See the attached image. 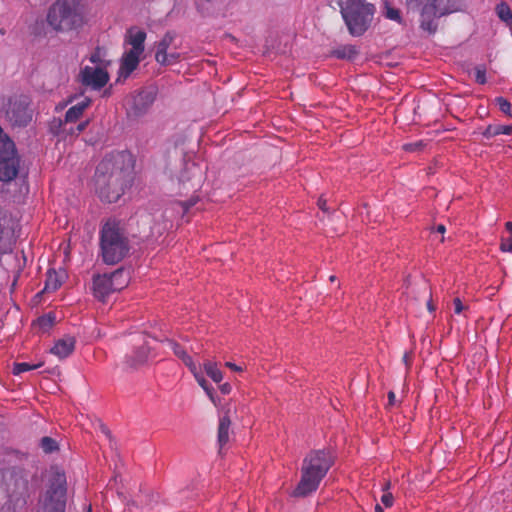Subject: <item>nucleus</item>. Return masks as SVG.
Wrapping results in <instances>:
<instances>
[{"label":"nucleus","instance_id":"obj_46","mask_svg":"<svg viewBox=\"0 0 512 512\" xmlns=\"http://www.w3.org/2000/svg\"><path fill=\"white\" fill-rule=\"evenodd\" d=\"M505 227L510 232V234L512 236V222H506Z\"/></svg>","mask_w":512,"mask_h":512},{"label":"nucleus","instance_id":"obj_26","mask_svg":"<svg viewBox=\"0 0 512 512\" xmlns=\"http://www.w3.org/2000/svg\"><path fill=\"white\" fill-rule=\"evenodd\" d=\"M149 355H150V351L147 346H143V347L139 348L135 352V355L133 356L134 360L131 362V366L134 367V366L145 363L148 360Z\"/></svg>","mask_w":512,"mask_h":512},{"label":"nucleus","instance_id":"obj_3","mask_svg":"<svg viewBox=\"0 0 512 512\" xmlns=\"http://www.w3.org/2000/svg\"><path fill=\"white\" fill-rule=\"evenodd\" d=\"M48 24L57 31H71L84 24L83 6L79 0H57L49 9Z\"/></svg>","mask_w":512,"mask_h":512},{"label":"nucleus","instance_id":"obj_24","mask_svg":"<svg viewBox=\"0 0 512 512\" xmlns=\"http://www.w3.org/2000/svg\"><path fill=\"white\" fill-rule=\"evenodd\" d=\"M498 17L512 29V12L506 3H500L496 7Z\"/></svg>","mask_w":512,"mask_h":512},{"label":"nucleus","instance_id":"obj_1","mask_svg":"<svg viewBox=\"0 0 512 512\" xmlns=\"http://www.w3.org/2000/svg\"><path fill=\"white\" fill-rule=\"evenodd\" d=\"M132 168V156L125 151L111 154L98 164L93 186L101 201L113 203L123 195L131 180Z\"/></svg>","mask_w":512,"mask_h":512},{"label":"nucleus","instance_id":"obj_16","mask_svg":"<svg viewBox=\"0 0 512 512\" xmlns=\"http://www.w3.org/2000/svg\"><path fill=\"white\" fill-rule=\"evenodd\" d=\"M75 338L72 336H65L55 342L50 348V353L59 359H64L70 356L75 349Z\"/></svg>","mask_w":512,"mask_h":512},{"label":"nucleus","instance_id":"obj_20","mask_svg":"<svg viewBox=\"0 0 512 512\" xmlns=\"http://www.w3.org/2000/svg\"><path fill=\"white\" fill-rule=\"evenodd\" d=\"M166 345L173 351V353L183 361V363L190 369H194L196 364L193 359L186 353V351L175 341L167 339L165 340Z\"/></svg>","mask_w":512,"mask_h":512},{"label":"nucleus","instance_id":"obj_15","mask_svg":"<svg viewBox=\"0 0 512 512\" xmlns=\"http://www.w3.org/2000/svg\"><path fill=\"white\" fill-rule=\"evenodd\" d=\"M324 477L316 472L301 468V480L293 491L294 496L304 497L315 492Z\"/></svg>","mask_w":512,"mask_h":512},{"label":"nucleus","instance_id":"obj_34","mask_svg":"<svg viewBox=\"0 0 512 512\" xmlns=\"http://www.w3.org/2000/svg\"><path fill=\"white\" fill-rule=\"evenodd\" d=\"M385 15L390 20H394V21H398V22L400 21V13L397 9L387 7Z\"/></svg>","mask_w":512,"mask_h":512},{"label":"nucleus","instance_id":"obj_10","mask_svg":"<svg viewBox=\"0 0 512 512\" xmlns=\"http://www.w3.org/2000/svg\"><path fill=\"white\" fill-rule=\"evenodd\" d=\"M128 279V275L121 269L111 274L97 275L93 279V292L95 297L99 300H104L110 293L126 287Z\"/></svg>","mask_w":512,"mask_h":512},{"label":"nucleus","instance_id":"obj_19","mask_svg":"<svg viewBox=\"0 0 512 512\" xmlns=\"http://www.w3.org/2000/svg\"><path fill=\"white\" fill-rule=\"evenodd\" d=\"M90 105V100L85 98L72 107H70L65 114V123H73L76 122L83 114L85 109H87Z\"/></svg>","mask_w":512,"mask_h":512},{"label":"nucleus","instance_id":"obj_39","mask_svg":"<svg viewBox=\"0 0 512 512\" xmlns=\"http://www.w3.org/2000/svg\"><path fill=\"white\" fill-rule=\"evenodd\" d=\"M228 368L232 369L233 371H236V372H241L243 369L241 366H238L232 362H226L225 364Z\"/></svg>","mask_w":512,"mask_h":512},{"label":"nucleus","instance_id":"obj_41","mask_svg":"<svg viewBox=\"0 0 512 512\" xmlns=\"http://www.w3.org/2000/svg\"><path fill=\"white\" fill-rule=\"evenodd\" d=\"M388 398H389V405H394L395 404V394L394 392H389L388 394Z\"/></svg>","mask_w":512,"mask_h":512},{"label":"nucleus","instance_id":"obj_9","mask_svg":"<svg viewBox=\"0 0 512 512\" xmlns=\"http://www.w3.org/2000/svg\"><path fill=\"white\" fill-rule=\"evenodd\" d=\"M65 506L66 477L63 473L57 472L40 502L38 512H65Z\"/></svg>","mask_w":512,"mask_h":512},{"label":"nucleus","instance_id":"obj_18","mask_svg":"<svg viewBox=\"0 0 512 512\" xmlns=\"http://www.w3.org/2000/svg\"><path fill=\"white\" fill-rule=\"evenodd\" d=\"M193 376L195 377L197 383L201 386V388L205 391L206 395L209 397V399L214 403L217 404V397L214 391V388L207 382V380L204 378L201 368L199 365L195 364L194 369H189Z\"/></svg>","mask_w":512,"mask_h":512},{"label":"nucleus","instance_id":"obj_28","mask_svg":"<svg viewBox=\"0 0 512 512\" xmlns=\"http://www.w3.org/2000/svg\"><path fill=\"white\" fill-rule=\"evenodd\" d=\"M486 72L485 65H477L473 68L471 73H473L475 81L483 85L487 82Z\"/></svg>","mask_w":512,"mask_h":512},{"label":"nucleus","instance_id":"obj_36","mask_svg":"<svg viewBox=\"0 0 512 512\" xmlns=\"http://www.w3.org/2000/svg\"><path fill=\"white\" fill-rule=\"evenodd\" d=\"M500 249L503 252H510L512 251V236L508 239H503L500 245Z\"/></svg>","mask_w":512,"mask_h":512},{"label":"nucleus","instance_id":"obj_8","mask_svg":"<svg viewBox=\"0 0 512 512\" xmlns=\"http://www.w3.org/2000/svg\"><path fill=\"white\" fill-rule=\"evenodd\" d=\"M20 169V156L14 141L0 126V181L14 180Z\"/></svg>","mask_w":512,"mask_h":512},{"label":"nucleus","instance_id":"obj_32","mask_svg":"<svg viewBox=\"0 0 512 512\" xmlns=\"http://www.w3.org/2000/svg\"><path fill=\"white\" fill-rule=\"evenodd\" d=\"M499 109L506 115L511 116V104L503 97L496 98Z\"/></svg>","mask_w":512,"mask_h":512},{"label":"nucleus","instance_id":"obj_38","mask_svg":"<svg viewBox=\"0 0 512 512\" xmlns=\"http://www.w3.org/2000/svg\"><path fill=\"white\" fill-rule=\"evenodd\" d=\"M219 389L223 394H229L232 390V387L229 383H223L219 386Z\"/></svg>","mask_w":512,"mask_h":512},{"label":"nucleus","instance_id":"obj_43","mask_svg":"<svg viewBox=\"0 0 512 512\" xmlns=\"http://www.w3.org/2000/svg\"><path fill=\"white\" fill-rule=\"evenodd\" d=\"M87 126V122H82L78 125L77 129L79 132L83 131Z\"/></svg>","mask_w":512,"mask_h":512},{"label":"nucleus","instance_id":"obj_50","mask_svg":"<svg viewBox=\"0 0 512 512\" xmlns=\"http://www.w3.org/2000/svg\"><path fill=\"white\" fill-rule=\"evenodd\" d=\"M329 279H330V281H332V282H333V281H335V280H336V276L332 275V276H330V278H329Z\"/></svg>","mask_w":512,"mask_h":512},{"label":"nucleus","instance_id":"obj_44","mask_svg":"<svg viewBox=\"0 0 512 512\" xmlns=\"http://www.w3.org/2000/svg\"><path fill=\"white\" fill-rule=\"evenodd\" d=\"M427 308L430 312H433L435 310V306L432 304L431 300H428Z\"/></svg>","mask_w":512,"mask_h":512},{"label":"nucleus","instance_id":"obj_11","mask_svg":"<svg viewBox=\"0 0 512 512\" xmlns=\"http://www.w3.org/2000/svg\"><path fill=\"white\" fill-rule=\"evenodd\" d=\"M30 99L25 95H15L8 99L4 111L13 126H26L32 120Z\"/></svg>","mask_w":512,"mask_h":512},{"label":"nucleus","instance_id":"obj_21","mask_svg":"<svg viewBox=\"0 0 512 512\" xmlns=\"http://www.w3.org/2000/svg\"><path fill=\"white\" fill-rule=\"evenodd\" d=\"M230 425L231 421L228 416L220 418L218 426V444L220 449H222L229 441Z\"/></svg>","mask_w":512,"mask_h":512},{"label":"nucleus","instance_id":"obj_6","mask_svg":"<svg viewBox=\"0 0 512 512\" xmlns=\"http://www.w3.org/2000/svg\"><path fill=\"white\" fill-rule=\"evenodd\" d=\"M111 61L107 59L106 51L102 48H96L79 72V81L82 85L92 90H100L109 81L107 71Z\"/></svg>","mask_w":512,"mask_h":512},{"label":"nucleus","instance_id":"obj_25","mask_svg":"<svg viewBox=\"0 0 512 512\" xmlns=\"http://www.w3.org/2000/svg\"><path fill=\"white\" fill-rule=\"evenodd\" d=\"M357 49L355 46L346 45L337 50H335L334 54L338 58L342 59H353L357 55Z\"/></svg>","mask_w":512,"mask_h":512},{"label":"nucleus","instance_id":"obj_40","mask_svg":"<svg viewBox=\"0 0 512 512\" xmlns=\"http://www.w3.org/2000/svg\"><path fill=\"white\" fill-rule=\"evenodd\" d=\"M421 146V143H415V144H406L404 146L405 150L407 151H413Z\"/></svg>","mask_w":512,"mask_h":512},{"label":"nucleus","instance_id":"obj_13","mask_svg":"<svg viewBox=\"0 0 512 512\" xmlns=\"http://www.w3.org/2000/svg\"><path fill=\"white\" fill-rule=\"evenodd\" d=\"M175 34L167 32L156 45L155 60L160 65L169 66L176 64L181 59V53L177 52V45H174Z\"/></svg>","mask_w":512,"mask_h":512},{"label":"nucleus","instance_id":"obj_35","mask_svg":"<svg viewBox=\"0 0 512 512\" xmlns=\"http://www.w3.org/2000/svg\"><path fill=\"white\" fill-rule=\"evenodd\" d=\"M453 304H454V313L457 314V315L462 314L468 308L467 306H465L462 303L460 298H455L453 300Z\"/></svg>","mask_w":512,"mask_h":512},{"label":"nucleus","instance_id":"obj_27","mask_svg":"<svg viewBox=\"0 0 512 512\" xmlns=\"http://www.w3.org/2000/svg\"><path fill=\"white\" fill-rule=\"evenodd\" d=\"M55 317L51 314L44 315L37 319L35 326H38L42 331L50 329L54 323Z\"/></svg>","mask_w":512,"mask_h":512},{"label":"nucleus","instance_id":"obj_17","mask_svg":"<svg viewBox=\"0 0 512 512\" xmlns=\"http://www.w3.org/2000/svg\"><path fill=\"white\" fill-rule=\"evenodd\" d=\"M45 286L42 292H54L56 291L66 279V272L64 270L56 271L49 269L46 275Z\"/></svg>","mask_w":512,"mask_h":512},{"label":"nucleus","instance_id":"obj_47","mask_svg":"<svg viewBox=\"0 0 512 512\" xmlns=\"http://www.w3.org/2000/svg\"><path fill=\"white\" fill-rule=\"evenodd\" d=\"M100 428L105 435L109 436V431L103 424H100Z\"/></svg>","mask_w":512,"mask_h":512},{"label":"nucleus","instance_id":"obj_23","mask_svg":"<svg viewBox=\"0 0 512 512\" xmlns=\"http://www.w3.org/2000/svg\"><path fill=\"white\" fill-rule=\"evenodd\" d=\"M203 369L206 372V374L215 382L220 383L223 379V374L218 368V365L216 362L213 361H205L203 363Z\"/></svg>","mask_w":512,"mask_h":512},{"label":"nucleus","instance_id":"obj_33","mask_svg":"<svg viewBox=\"0 0 512 512\" xmlns=\"http://www.w3.org/2000/svg\"><path fill=\"white\" fill-rule=\"evenodd\" d=\"M146 101L148 104L152 102V97L150 96V94L148 92H145V91H141L139 92L135 98H134V104H135V108L136 110H139L138 109V103H140L141 101Z\"/></svg>","mask_w":512,"mask_h":512},{"label":"nucleus","instance_id":"obj_37","mask_svg":"<svg viewBox=\"0 0 512 512\" xmlns=\"http://www.w3.org/2000/svg\"><path fill=\"white\" fill-rule=\"evenodd\" d=\"M381 502L384 504L385 507H390L393 504V496L391 493L386 492L381 497Z\"/></svg>","mask_w":512,"mask_h":512},{"label":"nucleus","instance_id":"obj_2","mask_svg":"<svg viewBox=\"0 0 512 512\" xmlns=\"http://www.w3.org/2000/svg\"><path fill=\"white\" fill-rule=\"evenodd\" d=\"M408 5H416L420 15V27L432 34L438 28L441 17L462 11L464 0H407Z\"/></svg>","mask_w":512,"mask_h":512},{"label":"nucleus","instance_id":"obj_4","mask_svg":"<svg viewBox=\"0 0 512 512\" xmlns=\"http://www.w3.org/2000/svg\"><path fill=\"white\" fill-rule=\"evenodd\" d=\"M340 11L352 36H361L369 28L375 7L365 0H340Z\"/></svg>","mask_w":512,"mask_h":512},{"label":"nucleus","instance_id":"obj_29","mask_svg":"<svg viewBox=\"0 0 512 512\" xmlns=\"http://www.w3.org/2000/svg\"><path fill=\"white\" fill-rule=\"evenodd\" d=\"M41 366H42V363H38V364H34V365H31V364L26 363V362L15 363L14 367H13V373L15 375H18V374H21L23 372H27V371L39 368Z\"/></svg>","mask_w":512,"mask_h":512},{"label":"nucleus","instance_id":"obj_7","mask_svg":"<svg viewBox=\"0 0 512 512\" xmlns=\"http://www.w3.org/2000/svg\"><path fill=\"white\" fill-rule=\"evenodd\" d=\"M146 33L138 28H132L125 38V50L121 58L119 76L127 78L138 66L144 53Z\"/></svg>","mask_w":512,"mask_h":512},{"label":"nucleus","instance_id":"obj_48","mask_svg":"<svg viewBox=\"0 0 512 512\" xmlns=\"http://www.w3.org/2000/svg\"><path fill=\"white\" fill-rule=\"evenodd\" d=\"M375 512H383V509L380 505L375 506Z\"/></svg>","mask_w":512,"mask_h":512},{"label":"nucleus","instance_id":"obj_5","mask_svg":"<svg viewBox=\"0 0 512 512\" xmlns=\"http://www.w3.org/2000/svg\"><path fill=\"white\" fill-rule=\"evenodd\" d=\"M100 247L106 264H116L127 255L128 240L115 221H108L102 227Z\"/></svg>","mask_w":512,"mask_h":512},{"label":"nucleus","instance_id":"obj_45","mask_svg":"<svg viewBox=\"0 0 512 512\" xmlns=\"http://www.w3.org/2000/svg\"><path fill=\"white\" fill-rule=\"evenodd\" d=\"M436 230H437V232L444 234L446 229H445V226L441 224V225L437 226Z\"/></svg>","mask_w":512,"mask_h":512},{"label":"nucleus","instance_id":"obj_31","mask_svg":"<svg viewBox=\"0 0 512 512\" xmlns=\"http://www.w3.org/2000/svg\"><path fill=\"white\" fill-rule=\"evenodd\" d=\"M191 169H192V179H193L192 188H198L202 181V171L200 168H198L194 164L192 165Z\"/></svg>","mask_w":512,"mask_h":512},{"label":"nucleus","instance_id":"obj_22","mask_svg":"<svg viewBox=\"0 0 512 512\" xmlns=\"http://www.w3.org/2000/svg\"><path fill=\"white\" fill-rule=\"evenodd\" d=\"M512 133V125H489L483 132V136L487 139L492 137L505 134L509 135Z\"/></svg>","mask_w":512,"mask_h":512},{"label":"nucleus","instance_id":"obj_14","mask_svg":"<svg viewBox=\"0 0 512 512\" xmlns=\"http://www.w3.org/2000/svg\"><path fill=\"white\" fill-rule=\"evenodd\" d=\"M333 462L334 457L329 450H315L304 458L302 468L325 477Z\"/></svg>","mask_w":512,"mask_h":512},{"label":"nucleus","instance_id":"obj_49","mask_svg":"<svg viewBox=\"0 0 512 512\" xmlns=\"http://www.w3.org/2000/svg\"><path fill=\"white\" fill-rule=\"evenodd\" d=\"M195 204V201L190 202L187 207H185V211L188 210L189 207L193 206Z\"/></svg>","mask_w":512,"mask_h":512},{"label":"nucleus","instance_id":"obj_42","mask_svg":"<svg viewBox=\"0 0 512 512\" xmlns=\"http://www.w3.org/2000/svg\"><path fill=\"white\" fill-rule=\"evenodd\" d=\"M318 205H319V208L322 209L323 211L326 210V201L325 200L319 199Z\"/></svg>","mask_w":512,"mask_h":512},{"label":"nucleus","instance_id":"obj_30","mask_svg":"<svg viewBox=\"0 0 512 512\" xmlns=\"http://www.w3.org/2000/svg\"><path fill=\"white\" fill-rule=\"evenodd\" d=\"M41 447L46 453H49L57 449V443L50 437H44L41 440Z\"/></svg>","mask_w":512,"mask_h":512},{"label":"nucleus","instance_id":"obj_12","mask_svg":"<svg viewBox=\"0 0 512 512\" xmlns=\"http://www.w3.org/2000/svg\"><path fill=\"white\" fill-rule=\"evenodd\" d=\"M18 228V219L10 211L0 207V253L12 249Z\"/></svg>","mask_w":512,"mask_h":512}]
</instances>
